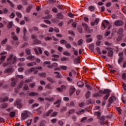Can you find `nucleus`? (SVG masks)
<instances>
[{"label":"nucleus","mask_w":126,"mask_h":126,"mask_svg":"<svg viewBox=\"0 0 126 126\" xmlns=\"http://www.w3.org/2000/svg\"><path fill=\"white\" fill-rule=\"evenodd\" d=\"M13 25V24L12 22H9L8 23V24L7 25V28L8 29H11V28H12V26Z\"/></svg>","instance_id":"dca6fc26"},{"label":"nucleus","mask_w":126,"mask_h":126,"mask_svg":"<svg viewBox=\"0 0 126 126\" xmlns=\"http://www.w3.org/2000/svg\"><path fill=\"white\" fill-rule=\"evenodd\" d=\"M122 24H123V23L122 21H116L114 23V25H116V26H122Z\"/></svg>","instance_id":"9b49d317"},{"label":"nucleus","mask_w":126,"mask_h":126,"mask_svg":"<svg viewBox=\"0 0 126 126\" xmlns=\"http://www.w3.org/2000/svg\"><path fill=\"white\" fill-rule=\"evenodd\" d=\"M106 50H108V56H109V57H112V56H113V54H114V53L113 52V49L110 48H106Z\"/></svg>","instance_id":"1a4fd4ad"},{"label":"nucleus","mask_w":126,"mask_h":126,"mask_svg":"<svg viewBox=\"0 0 126 126\" xmlns=\"http://www.w3.org/2000/svg\"><path fill=\"white\" fill-rule=\"evenodd\" d=\"M26 60H28L29 61H34V60H35V57L31 55L27 57Z\"/></svg>","instance_id":"2eb2a0df"},{"label":"nucleus","mask_w":126,"mask_h":126,"mask_svg":"<svg viewBox=\"0 0 126 126\" xmlns=\"http://www.w3.org/2000/svg\"><path fill=\"white\" fill-rule=\"evenodd\" d=\"M43 64H44V65H46V64L49 65L51 64V62L50 61H45L44 62Z\"/></svg>","instance_id":"ea45409f"},{"label":"nucleus","mask_w":126,"mask_h":126,"mask_svg":"<svg viewBox=\"0 0 126 126\" xmlns=\"http://www.w3.org/2000/svg\"><path fill=\"white\" fill-rule=\"evenodd\" d=\"M117 98H116V96H112L109 98V101L110 103H113V102H115Z\"/></svg>","instance_id":"ddd939ff"},{"label":"nucleus","mask_w":126,"mask_h":126,"mask_svg":"<svg viewBox=\"0 0 126 126\" xmlns=\"http://www.w3.org/2000/svg\"><path fill=\"white\" fill-rule=\"evenodd\" d=\"M52 37H50V36H47V37H45V41H50V40H52Z\"/></svg>","instance_id":"f704fd0d"},{"label":"nucleus","mask_w":126,"mask_h":126,"mask_svg":"<svg viewBox=\"0 0 126 126\" xmlns=\"http://www.w3.org/2000/svg\"><path fill=\"white\" fill-rule=\"evenodd\" d=\"M86 87L88 90H92V88L91 87V86L88 85H86Z\"/></svg>","instance_id":"bf43d9fd"},{"label":"nucleus","mask_w":126,"mask_h":126,"mask_svg":"<svg viewBox=\"0 0 126 126\" xmlns=\"http://www.w3.org/2000/svg\"><path fill=\"white\" fill-rule=\"evenodd\" d=\"M10 117H11V118H13V117L15 116V113H14V112H12L10 113Z\"/></svg>","instance_id":"4d7b16f0"},{"label":"nucleus","mask_w":126,"mask_h":126,"mask_svg":"<svg viewBox=\"0 0 126 126\" xmlns=\"http://www.w3.org/2000/svg\"><path fill=\"white\" fill-rule=\"evenodd\" d=\"M26 53L27 54V55H30V54H31L30 49H27L26 51Z\"/></svg>","instance_id":"603ef678"},{"label":"nucleus","mask_w":126,"mask_h":126,"mask_svg":"<svg viewBox=\"0 0 126 126\" xmlns=\"http://www.w3.org/2000/svg\"><path fill=\"white\" fill-rule=\"evenodd\" d=\"M16 14L17 15V16H18V17H19L20 18H21L22 15L21 14V13L19 12H17L16 13Z\"/></svg>","instance_id":"7c9ffc66"},{"label":"nucleus","mask_w":126,"mask_h":126,"mask_svg":"<svg viewBox=\"0 0 126 126\" xmlns=\"http://www.w3.org/2000/svg\"><path fill=\"white\" fill-rule=\"evenodd\" d=\"M27 95H28V96H31L32 97H33L34 96H37L38 93L33 92H32L31 93L28 92L27 93Z\"/></svg>","instance_id":"6e6552de"},{"label":"nucleus","mask_w":126,"mask_h":126,"mask_svg":"<svg viewBox=\"0 0 126 126\" xmlns=\"http://www.w3.org/2000/svg\"><path fill=\"white\" fill-rule=\"evenodd\" d=\"M68 15L69 17H71V18H72V17H73V16H74V15L71 13H68Z\"/></svg>","instance_id":"0e129e2a"},{"label":"nucleus","mask_w":126,"mask_h":126,"mask_svg":"<svg viewBox=\"0 0 126 126\" xmlns=\"http://www.w3.org/2000/svg\"><path fill=\"white\" fill-rule=\"evenodd\" d=\"M66 106L68 107H72L73 106H74V103L73 102H71L70 103H67Z\"/></svg>","instance_id":"a878e982"},{"label":"nucleus","mask_w":126,"mask_h":126,"mask_svg":"<svg viewBox=\"0 0 126 126\" xmlns=\"http://www.w3.org/2000/svg\"><path fill=\"white\" fill-rule=\"evenodd\" d=\"M102 26L104 29H106L108 26H110V23L107 20H105L102 22Z\"/></svg>","instance_id":"39448f33"},{"label":"nucleus","mask_w":126,"mask_h":126,"mask_svg":"<svg viewBox=\"0 0 126 126\" xmlns=\"http://www.w3.org/2000/svg\"><path fill=\"white\" fill-rule=\"evenodd\" d=\"M15 16V14L14 13H11V14L9 15V17L10 18H13Z\"/></svg>","instance_id":"864d4df0"},{"label":"nucleus","mask_w":126,"mask_h":126,"mask_svg":"<svg viewBox=\"0 0 126 126\" xmlns=\"http://www.w3.org/2000/svg\"><path fill=\"white\" fill-rule=\"evenodd\" d=\"M119 34H123L124 33V29H120L118 31Z\"/></svg>","instance_id":"79ce46f5"},{"label":"nucleus","mask_w":126,"mask_h":126,"mask_svg":"<svg viewBox=\"0 0 126 126\" xmlns=\"http://www.w3.org/2000/svg\"><path fill=\"white\" fill-rule=\"evenodd\" d=\"M103 92L104 94H107V93H110V90L105 89L103 91Z\"/></svg>","instance_id":"13d9d810"},{"label":"nucleus","mask_w":126,"mask_h":126,"mask_svg":"<svg viewBox=\"0 0 126 126\" xmlns=\"http://www.w3.org/2000/svg\"><path fill=\"white\" fill-rule=\"evenodd\" d=\"M36 64H37V63L35 62H33L27 63V66H34V65H36Z\"/></svg>","instance_id":"f8f14e48"},{"label":"nucleus","mask_w":126,"mask_h":126,"mask_svg":"<svg viewBox=\"0 0 126 126\" xmlns=\"http://www.w3.org/2000/svg\"><path fill=\"white\" fill-rule=\"evenodd\" d=\"M31 37L32 39L34 41L35 44H37V45L41 44V41L38 40L37 39H36V36H35L34 35H32Z\"/></svg>","instance_id":"423d86ee"},{"label":"nucleus","mask_w":126,"mask_h":126,"mask_svg":"<svg viewBox=\"0 0 126 126\" xmlns=\"http://www.w3.org/2000/svg\"><path fill=\"white\" fill-rule=\"evenodd\" d=\"M65 46L67 49H70L71 48V45H70V44L66 43Z\"/></svg>","instance_id":"473e14b6"},{"label":"nucleus","mask_w":126,"mask_h":126,"mask_svg":"<svg viewBox=\"0 0 126 126\" xmlns=\"http://www.w3.org/2000/svg\"><path fill=\"white\" fill-rule=\"evenodd\" d=\"M69 114L70 115L71 114H74V113H75V110L74 109H71L69 111Z\"/></svg>","instance_id":"c9c22d12"},{"label":"nucleus","mask_w":126,"mask_h":126,"mask_svg":"<svg viewBox=\"0 0 126 126\" xmlns=\"http://www.w3.org/2000/svg\"><path fill=\"white\" fill-rule=\"evenodd\" d=\"M102 95H100L99 94H93V97H94V98H97L98 97H101Z\"/></svg>","instance_id":"5701e85b"},{"label":"nucleus","mask_w":126,"mask_h":126,"mask_svg":"<svg viewBox=\"0 0 126 126\" xmlns=\"http://www.w3.org/2000/svg\"><path fill=\"white\" fill-rule=\"evenodd\" d=\"M67 58H66L65 57H62L61 59V62H63V61H67Z\"/></svg>","instance_id":"4c0bfd02"},{"label":"nucleus","mask_w":126,"mask_h":126,"mask_svg":"<svg viewBox=\"0 0 126 126\" xmlns=\"http://www.w3.org/2000/svg\"><path fill=\"white\" fill-rule=\"evenodd\" d=\"M23 6L22 5L19 4L17 5V8L19 10L22 9Z\"/></svg>","instance_id":"37998d69"},{"label":"nucleus","mask_w":126,"mask_h":126,"mask_svg":"<svg viewBox=\"0 0 126 126\" xmlns=\"http://www.w3.org/2000/svg\"><path fill=\"white\" fill-rule=\"evenodd\" d=\"M109 96H110V94H107L105 96H104V100H107Z\"/></svg>","instance_id":"de8ad7c7"},{"label":"nucleus","mask_w":126,"mask_h":126,"mask_svg":"<svg viewBox=\"0 0 126 126\" xmlns=\"http://www.w3.org/2000/svg\"><path fill=\"white\" fill-rule=\"evenodd\" d=\"M53 58L52 59V61H58V59H59V58H60V56L58 55H52Z\"/></svg>","instance_id":"4468645a"},{"label":"nucleus","mask_w":126,"mask_h":126,"mask_svg":"<svg viewBox=\"0 0 126 126\" xmlns=\"http://www.w3.org/2000/svg\"><path fill=\"white\" fill-rule=\"evenodd\" d=\"M97 38L98 40H102V39H103V36H102V35L98 34L97 35Z\"/></svg>","instance_id":"e433bc0d"},{"label":"nucleus","mask_w":126,"mask_h":126,"mask_svg":"<svg viewBox=\"0 0 126 126\" xmlns=\"http://www.w3.org/2000/svg\"><path fill=\"white\" fill-rule=\"evenodd\" d=\"M75 92V88L73 86H71L70 88L69 92H70V95H71L74 92Z\"/></svg>","instance_id":"9d476101"},{"label":"nucleus","mask_w":126,"mask_h":126,"mask_svg":"<svg viewBox=\"0 0 126 126\" xmlns=\"http://www.w3.org/2000/svg\"><path fill=\"white\" fill-rule=\"evenodd\" d=\"M1 108H6L7 107V104L3 103L0 106Z\"/></svg>","instance_id":"a18cd8bd"},{"label":"nucleus","mask_w":126,"mask_h":126,"mask_svg":"<svg viewBox=\"0 0 126 126\" xmlns=\"http://www.w3.org/2000/svg\"><path fill=\"white\" fill-rule=\"evenodd\" d=\"M63 55L64 56H66L67 57H70V53L68 51H65L63 52Z\"/></svg>","instance_id":"412c9836"},{"label":"nucleus","mask_w":126,"mask_h":126,"mask_svg":"<svg viewBox=\"0 0 126 126\" xmlns=\"http://www.w3.org/2000/svg\"><path fill=\"white\" fill-rule=\"evenodd\" d=\"M89 9L91 11H94V10H95V7H94V6H90Z\"/></svg>","instance_id":"bb28decb"},{"label":"nucleus","mask_w":126,"mask_h":126,"mask_svg":"<svg viewBox=\"0 0 126 126\" xmlns=\"http://www.w3.org/2000/svg\"><path fill=\"white\" fill-rule=\"evenodd\" d=\"M82 26L84 27L85 29L88 32V33H92V32H93V30L92 29L89 30V28H88V25L87 24L83 23L82 24Z\"/></svg>","instance_id":"20e7f679"},{"label":"nucleus","mask_w":126,"mask_h":126,"mask_svg":"<svg viewBox=\"0 0 126 126\" xmlns=\"http://www.w3.org/2000/svg\"><path fill=\"white\" fill-rule=\"evenodd\" d=\"M91 94V93H90V91L87 92L86 96V97H87V98H89V97L90 96V95Z\"/></svg>","instance_id":"8fccbe9b"},{"label":"nucleus","mask_w":126,"mask_h":126,"mask_svg":"<svg viewBox=\"0 0 126 126\" xmlns=\"http://www.w3.org/2000/svg\"><path fill=\"white\" fill-rule=\"evenodd\" d=\"M7 61L9 64H14V63H15L17 62V57L13 56V54H11L7 59Z\"/></svg>","instance_id":"f257e3e1"},{"label":"nucleus","mask_w":126,"mask_h":126,"mask_svg":"<svg viewBox=\"0 0 126 126\" xmlns=\"http://www.w3.org/2000/svg\"><path fill=\"white\" fill-rule=\"evenodd\" d=\"M83 43V40H82V39H81L78 41V45L79 46H80V45H82Z\"/></svg>","instance_id":"c756f323"},{"label":"nucleus","mask_w":126,"mask_h":126,"mask_svg":"<svg viewBox=\"0 0 126 126\" xmlns=\"http://www.w3.org/2000/svg\"><path fill=\"white\" fill-rule=\"evenodd\" d=\"M4 72H12V69L11 68H8L4 70Z\"/></svg>","instance_id":"2f4dec72"},{"label":"nucleus","mask_w":126,"mask_h":126,"mask_svg":"<svg viewBox=\"0 0 126 126\" xmlns=\"http://www.w3.org/2000/svg\"><path fill=\"white\" fill-rule=\"evenodd\" d=\"M61 44H66L67 42L65 41V40L62 39L60 41Z\"/></svg>","instance_id":"3c124183"},{"label":"nucleus","mask_w":126,"mask_h":126,"mask_svg":"<svg viewBox=\"0 0 126 126\" xmlns=\"http://www.w3.org/2000/svg\"><path fill=\"white\" fill-rule=\"evenodd\" d=\"M38 75L41 77H46V73H39Z\"/></svg>","instance_id":"c85d7f7f"},{"label":"nucleus","mask_w":126,"mask_h":126,"mask_svg":"<svg viewBox=\"0 0 126 126\" xmlns=\"http://www.w3.org/2000/svg\"><path fill=\"white\" fill-rule=\"evenodd\" d=\"M84 113V110L81 109L78 112H76L77 115H80V114H83Z\"/></svg>","instance_id":"393cba45"},{"label":"nucleus","mask_w":126,"mask_h":126,"mask_svg":"<svg viewBox=\"0 0 126 126\" xmlns=\"http://www.w3.org/2000/svg\"><path fill=\"white\" fill-rule=\"evenodd\" d=\"M94 23L95 25H98V23H99V19L96 18L94 20Z\"/></svg>","instance_id":"49530a36"},{"label":"nucleus","mask_w":126,"mask_h":126,"mask_svg":"<svg viewBox=\"0 0 126 126\" xmlns=\"http://www.w3.org/2000/svg\"><path fill=\"white\" fill-rule=\"evenodd\" d=\"M51 122H52V124H56V123H57V120L56 119H53L51 120Z\"/></svg>","instance_id":"e2e57ef3"},{"label":"nucleus","mask_w":126,"mask_h":126,"mask_svg":"<svg viewBox=\"0 0 126 126\" xmlns=\"http://www.w3.org/2000/svg\"><path fill=\"white\" fill-rule=\"evenodd\" d=\"M5 58H6L5 56H2L0 58V61H1V62H3V61L5 60Z\"/></svg>","instance_id":"09e8293b"},{"label":"nucleus","mask_w":126,"mask_h":126,"mask_svg":"<svg viewBox=\"0 0 126 126\" xmlns=\"http://www.w3.org/2000/svg\"><path fill=\"white\" fill-rule=\"evenodd\" d=\"M54 73L55 74H57L58 75L57 76V77H58L59 78H60V77H62V75H60V73L58 71L56 72H54Z\"/></svg>","instance_id":"72a5a7b5"},{"label":"nucleus","mask_w":126,"mask_h":126,"mask_svg":"<svg viewBox=\"0 0 126 126\" xmlns=\"http://www.w3.org/2000/svg\"><path fill=\"white\" fill-rule=\"evenodd\" d=\"M123 87L125 91H126V84L125 83H123Z\"/></svg>","instance_id":"774afa93"},{"label":"nucleus","mask_w":126,"mask_h":126,"mask_svg":"<svg viewBox=\"0 0 126 126\" xmlns=\"http://www.w3.org/2000/svg\"><path fill=\"white\" fill-rule=\"evenodd\" d=\"M52 113H53V110L50 109L47 112V113L46 114V116H50V115H51Z\"/></svg>","instance_id":"cd10ccee"},{"label":"nucleus","mask_w":126,"mask_h":126,"mask_svg":"<svg viewBox=\"0 0 126 126\" xmlns=\"http://www.w3.org/2000/svg\"><path fill=\"white\" fill-rule=\"evenodd\" d=\"M58 63H53L51 65H47L48 68H54L55 70H60V67H58Z\"/></svg>","instance_id":"f03ea898"},{"label":"nucleus","mask_w":126,"mask_h":126,"mask_svg":"<svg viewBox=\"0 0 126 126\" xmlns=\"http://www.w3.org/2000/svg\"><path fill=\"white\" fill-rule=\"evenodd\" d=\"M122 11L124 12V13H125L126 14V7L125 6L122 9Z\"/></svg>","instance_id":"052dcab7"},{"label":"nucleus","mask_w":126,"mask_h":126,"mask_svg":"<svg viewBox=\"0 0 126 126\" xmlns=\"http://www.w3.org/2000/svg\"><path fill=\"white\" fill-rule=\"evenodd\" d=\"M84 85V83L82 82V81H79L77 83V86L79 87H83Z\"/></svg>","instance_id":"a211bd4d"},{"label":"nucleus","mask_w":126,"mask_h":126,"mask_svg":"<svg viewBox=\"0 0 126 126\" xmlns=\"http://www.w3.org/2000/svg\"><path fill=\"white\" fill-rule=\"evenodd\" d=\"M96 46H100L101 45V41H97L96 42Z\"/></svg>","instance_id":"338daca9"},{"label":"nucleus","mask_w":126,"mask_h":126,"mask_svg":"<svg viewBox=\"0 0 126 126\" xmlns=\"http://www.w3.org/2000/svg\"><path fill=\"white\" fill-rule=\"evenodd\" d=\"M57 18H60V19H63V16L62 13H58L56 15Z\"/></svg>","instance_id":"f3484780"},{"label":"nucleus","mask_w":126,"mask_h":126,"mask_svg":"<svg viewBox=\"0 0 126 126\" xmlns=\"http://www.w3.org/2000/svg\"><path fill=\"white\" fill-rule=\"evenodd\" d=\"M95 50H96V51H97V53H98V54H99L100 55H101V52L100 51V48L97 47V48H96Z\"/></svg>","instance_id":"5fc2aeb1"},{"label":"nucleus","mask_w":126,"mask_h":126,"mask_svg":"<svg viewBox=\"0 0 126 126\" xmlns=\"http://www.w3.org/2000/svg\"><path fill=\"white\" fill-rule=\"evenodd\" d=\"M15 105H16L17 106V108H19V109H20V108L22 107V104H21V103H18V101L16 102Z\"/></svg>","instance_id":"4be33fe9"},{"label":"nucleus","mask_w":126,"mask_h":126,"mask_svg":"<svg viewBox=\"0 0 126 126\" xmlns=\"http://www.w3.org/2000/svg\"><path fill=\"white\" fill-rule=\"evenodd\" d=\"M94 114L95 116H98V118H99V117H100L101 116V113L99 112H94Z\"/></svg>","instance_id":"a19ab883"},{"label":"nucleus","mask_w":126,"mask_h":126,"mask_svg":"<svg viewBox=\"0 0 126 126\" xmlns=\"http://www.w3.org/2000/svg\"><path fill=\"white\" fill-rule=\"evenodd\" d=\"M58 115V112H54L52 114H51V117H56Z\"/></svg>","instance_id":"58836bf2"},{"label":"nucleus","mask_w":126,"mask_h":126,"mask_svg":"<svg viewBox=\"0 0 126 126\" xmlns=\"http://www.w3.org/2000/svg\"><path fill=\"white\" fill-rule=\"evenodd\" d=\"M73 52L75 56H78V51L75 50V48H73Z\"/></svg>","instance_id":"b1692460"},{"label":"nucleus","mask_w":126,"mask_h":126,"mask_svg":"<svg viewBox=\"0 0 126 126\" xmlns=\"http://www.w3.org/2000/svg\"><path fill=\"white\" fill-rule=\"evenodd\" d=\"M31 123H32V120H28L27 122V126H30V125H31Z\"/></svg>","instance_id":"c03bdc74"},{"label":"nucleus","mask_w":126,"mask_h":126,"mask_svg":"<svg viewBox=\"0 0 126 126\" xmlns=\"http://www.w3.org/2000/svg\"><path fill=\"white\" fill-rule=\"evenodd\" d=\"M46 100H47V101H50V102H53V101H54V98L52 97L51 98H46Z\"/></svg>","instance_id":"69168bd1"},{"label":"nucleus","mask_w":126,"mask_h":126,"mask_svg":"<svg viewBox=\"0 0 126 126\" xmlns=\"http://www.w3.org/2000/svg\"><path fill=\"white\" fill-rule=\"evenodd\" d=\"M12 39H13L14 41H17V40H18V37H17V36H14L12 37Z\"/></svg>","instance_id":"6e6d98bb"},{"label":"nucleus","mask_w":126,"mask_h":126,"mask_svg":"<svg viewBox=\"0 0 126 126\" xmlns=\"http://www.w3.org/2000/svg\"><path fill=\"white\" fill-rule=\"evenodd\" d=\"M122 78H123V79H126V73H123Z\"/></svg>","instance_id":"680f3d73"},{"label":"nucleus","mask_w":126,"mask_h":126,"mask_svg":"<svg viewBox=\"0 0 126 126\" xmlns=\"http://www.w3.org/2000/svg\"><path fill=\"white\" fill-rule=\"evenodd\" d=\"M37 69H36V67H32L30 68L29 70H28V72H32V71L33 72V73L34 74H36V73H38V70H36Z\"/></svg>","instance_id":"0eeeda50"},{"label":"nucleus","mask_w":126,"mask_h":126,"mask_svg":"<svg viewBox=\"0 0 126 126\" xmlns=\"http://www.w3.org/2000/svg\"><path fill=\"white\" fill-rule=\"evenodd\" d=\"M11 80L12 82L11 83V86L13 87L16 86V84H15V81H14V78H12Z\"/></svg>","instance_id":"aec40b11"},{"label":"nucleus","mask_w":126,"mask_h":126,"mask_svg":"<svg viewBox=\"0 0 126 126\" xmlns=\"http://www.w3.org/2000/svg\"><path fill=\"white\" fill-rule=\"evenodd\" d=\"M59 68H60V70H61V69L63 70H66V69H67V66L65 65H61Z\"/></svg>","instance_id":"6ab92c4d"},{"label":"nucleus","mask_w":126,"mask_h":126,"mask_svg":"<svg viewBox=\"0 0 126 126\" xmlns=\"http://www.w3.org/2000/svg\"><path fill=\"white\" fill-rule=\"evenodd\" d=\"M29 114H30L29 112L27 111H24L21 115L22 120H25V119L27 118L28 116H29Z\"/></svg>","instance_id":"7ed1b4c3"}]
</instances>
